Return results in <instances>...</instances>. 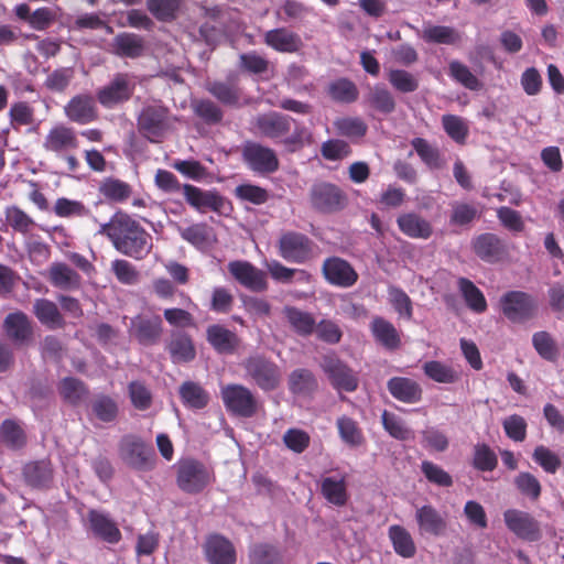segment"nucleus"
Masks as SVG:
<instances>
[{
	"instance_id": "052dcab7",
	"label": "nucleus",
	"mask_w": 564,
	"mask_h": 564,
	"mask_svg": "<svg viewBox=\"0 0 564 564\" xmlns=\"http://www.w3.org/2000/svg\"><path fill=\"white\" fill-rule=\"evenodd\" d=\"M442 126L447 135L458 144H465L469 133L466 121L456 115H444Z\"/></svg>"
},
{
	"instance_id": "a19ab883",
	"label": "nucleus",
	"mask_w": 564,
	"mask_h": 564,
	"mask_svg": "<svg viewBox=\"0 0 564 564\" xmlns=\"http://www.w3.org/2000/svg\"><path fill=\"white\" fill-rule=\"evenodd\" d=\"M327 94L336 102L351 104L358 99L359 90L352 80L341 77L329 83Z\"/></svg>"
},
{
	"instance_id": "6e6d98bb",
	"label": "nucleus",
	"mask_w": 564,
	"mask_h": 564,
	"mask_svg": "<svg viewBox=\"0 0 564 564\" xmlns=\"http://www.w3.org/2000/svg\"><path fill=\"white\" fill-rule=\"evenodd\" d=\"M52 468L48 462L39 460L24 467V477L33 487H43L52 480Z\"/></svg>"
},
{
	"instance_id": "2eb2a0df",
	"label": "nucleus",
	"mask_w": 564,
	"mask_h": 564,
	"mask_svg": "<svg viewBox=\"0 0 564 564\" xmlns=\"http://www.w3.org/2000/svg\"><path fill=\"white\" fill-rule=\"evenodd\" d=\"M322 274L330 285L348 289L355 285L359 274L347 260L340 257H328L322 264Z\"/></svg>"
},
{
	"instance_id": "58836bf2",
	"label": "nucleus",
	"mask_w": 564,
	"mask_h": 564,
	"mask_svg": "<svg viewBox=\"0 0 564 564\" xmlns=\"http://www.w3.org/2000/svg\"><path fill=\"white\" fill-rule=\"evenodd\" d=\"M283 313L293 330L300 336L307 337L314 333L316 322L311 313L294 306H285Z\"/></svg>"
},
{
	"instance_id": "72a5a7b5",
	"label": "nucleus",
	"mask_w": 564,
	"mask_h": 564,
	"mask_svg": "<svg viewBox=\"0 0 564 564\" xmlns=\"http://www.w3.org/2000/svg\"><path fill=\"white\" fill-rule=\"evenodd\" d=\"M167 350L174 364L189 362L196 357L193 339L186 333L173 334Z\"/></svg>"
},
{
	"instance_id": "e433bc0d",
	"label": "nucleus",
	"mask_w": 564,
	"mask_h": 564,
	"mask_svg": "<svg viewBox=\"0 0 564 564\" xmlns=\"http://www.w3.org/2000/svg\"><path fill=\"white\" fill-rule=\"evenodd\" d=\"M144 41L134 33L122 32L115 36L112 52L120 57L137 58L143 54Z\"/></svg>"
},
{
	"instance_id": "f03ea898",
	"label": "nucleus",
	"mask_w": 564,
	"mask_h": 564,
	"mask_svg": "<svg viewBox=\"0 0 564 564\" xmlns=\"http://www.w3.org/2000/svg\"><path fill=\"white\" fill-rule=\"evenodd\" d=\"M294 122L288 115L271 111L257 117L256 128L262 137L280 140L288 152L294 153L313 143V133L303 124H296L289 135Z\"/></svg>"
},
{
	"instance_id": "de8ad7c7",
	"label": "nucleus",
	"mask_w": 564,
	"mask_h": 564,
	"mask_svg": "<svg viewBox=\"0 0 564 564\" xmlns=\"http://www.w3.org/2000/svg\"><path fill=\"white\" fill-rule=\"evenodd\" d=\"M289 389L294 394H307L317 389V380L311 370L295 369L289 376Z\"/></svg>"
},
{
	"instance_id": "4c0bfd02",
	"label": "nucleus",
	"mask_w": 564,
	"mask_h": 564,
	"mask_svg": "<svg viewBox=\"0 0 564 564\" xmlns=\"http://www.w3.org/2000/svg\"><path fill=\"white\" fill-rule=\"evenodd\" d=\"M333 126L338 135L354 143L364 139L368 132V126L360 117H340L334 121Z\"/></svg>"
},
{
	"instance_id": "dca6fc26",
	"label": "nucleus",
	"mask_w": 564,
	"mask_h": 564,
	"mask_svg": "<svg viewBox=\"0 0 564 564\" xmlns=\"http://www.w3.org/2000/svg\"><path fill=\"white\" fill-rule=\"evenodd\" d=\"M78 147L79 140L74 128L62 123L52 127L43 140V149L56 156H64L77 150Z\"/></svg>"
},
{
	"instance_id": "13d9d810",
	"label": "nucleus",
	"mask_w": 564,
	"mask_h": 564,
	"mask_svg": "<svg viewBox=\"0 0 564 564\" xmlns=\"http://www.w3.org/2000/svg\"><path fill=\"white\" fill-rule=\"evenodd\" d=\"M194 113L207 124H217L223 120L221 108L210 99H197L192 104Z\"/></svg>"
},
{
	"instance_id": "1a4fd4ad",
	"label": "nucleus",
	"mask_w": 564,
	"mask_h": 564,
	"mask_svg": "<svg viewBox=\"0 0 564 564\" xmlns=\"http://www.w3.org/2000/svg\"><path fill=\"white\" fill-rule=\"evenodd\" d=\"M502 315L511 323L523 324L538 315V301L524 291H508L499 300Z\"/></svg>"
},
{
	"instance_id": "bb28decb",
	"label": "nucleus",
	"mask_w": 564,
	"mask_h": 564,
	"mask_svg": "<svg viewBox=\"0 0 564 564\" xmlns=\"http://www.w3.org/2000/svg\"><path fill=\"white\" fill-rule=\"evenodd\" d=\"M185 200L198 212L212 209L219 212L224 205V198L216 192L203 191L192 184L183 185Z\"/></svg>"
},
{
	"instance_id": "a18cd8bd",
	"label": "nucleus",
	"mask_w": 564,
	"mask_h": 564,
	"mask_svg": "<svg viewBox=\"0 0 564 564\" xmlns=\"http://www.w3.org/2000/svg\"><path fill=\"white\" fill-rule=\"evenodd\" d=\"M58 392L63 400L72 405H77L88 394L87 386L75 377H66L58 384Z\"/></svg>"
},
{
	"instance_id": "774afa93",
	"label": "nucleus",
	"mask_w": 564,
	"mask_h": 564,
	"mask_svg": "<svg viewBox=\"0 0 564 564\" xmlns=\"http://www.w3.org/2000/svg\"><path fill=\"white\" fill-rule=\"evenodd\" d=\"M368 101L372 108L382 112L391 113L395 109V101L392 94L382 86H375L368 95Z\"/></svg>"
},
{
	"instance_id": "4468645a",
	"label": "nucleus",
	"mask_w": 564,
	"mask_h": 564,
	"mask_svg": "<svg viewBox=\"0 0 564 564\" xmlns=\"http://www.w3.org/2000/svg\"><path fill=\"white\" fill-rule=\"evenodd\" d=\"M503 521L510 532L524 541L535 542L542 536L539 521L529 512L507 509Z\"/></svg>"
},
{
	"instance_id": "20e7f679",
	"label": "nucleus",
	"mask_w": 564,
	"mask_h": 564,
	"mask_svg": "<svg viewBox=\"0 0 564 564\" xmlns=\"http://www.w3.org/2000/svg\"><path fill=\"white\" fill-rule=\"evenodd\" d=\"M176 485L185 494L198 495L215 482L214 469L195 458H183L176 464Z\"/></svg>"
},
{
	"instance_id": "8fccbe9b",
	"label": "nucleus",
	"mask_w": 564,
	"mask_h": 564,
	"mask_svg": "<svg viewBox=\"0 0 564 564\" xmlns=\"http://www.w3.org/2000/svg\"><path fill=\"white\" fill-rule=\"evenodd\" d=\"M532 345L542 359L551 362L557 360L560 355L558 347L549 332L540 330L534 333L532 335Z\"/></svg>"
},
{
	"instance_id": "e2e57ef3",
	"label": "nucleus",
	"mask_w": 564,
	"mask_h": 564,
	"mask_svg": "<svg viewBox=\"0 0 564 564\" xmlns=\"http://www.w3.org/2000/svg\"><path fill=\"white\" fill-rule=\"evenodd\" d=\"M235 304V296L225 286H216L212 290L208 310L216 314H229Z\"/></svg>"
},
{
	"instance_id": "393cba45",
	"label": "nucleus",
	"mask_w": 564,
	"mask_h": 564,
	"mask_svg": "<svg viewBox=\"0 0 564 564\" xmlns=\"http://www.w3.org/2000/svg\"><path fill=\"white\" fill-rule=\"evenodd\" d=\"M204 551L209 564H236V549L231 541L221 534L209 535Z\"/></svg>"
},
{
	"instance_id": "338daca9",
	"label": "nucleus",
	"mask_w": 564,
	"mask_h": 564,
	"mask_svg": "<svg viewBox=\"0 0 564 564\" xmlns=\"http://www.w3.org/2000/svg\"><path fill=\"white\" fill-rule=\"evenodd\" d=\"M533 460L547 474H555L562 460L557 454L544 445H538L532 454Z\"/></svg>"
},
{
	"instance_id": "2f4dec72",
	"label": "nucleus",
	"mask_w": 564,
	"mask_h": 564,
	"mask_svg": "<svg viewBox=\"0 0 564 564\" xmlns=\"http://www.w3.org/2000/svg\"><path fill=\"white\" fill-rule=\"evenodd\" d=\"M47 279L53 286L64 291L78 290L82 285L80 274L64 262H53Z\"/></svg>"
},
{
	"instance_id": "680f3d73",
	"label": "nucleus",
	"mask_w": 564,
	"mask_h": 564,
	"mask_svg": "<svg viewBox=\"0 0 564 564\" xmlns=\"http://www.w3.org/2000/svg\"><path fill=\"white\" fill-rule=\"evenodd\" d=\"M473 466L479 471H492L498 466V457L489 445L477 443L474 446Z\"/></svg>"
},
{
	"instance_id": "0eeeda50",
	"label": "nucleus",
	"mask_w": 564,
	"mask_h": 564,
	"mask_svg": "<svg viewBox=\"0 0 564 564\" xmlns=\"http://www.w3.org/2000/svg\"><path fill=\"white\" fill-rule=\"evenodd\" d=\"M311 207L322 214H335L348 205L346 192L338 185L319 181L315 182L308 192Z\"/></svg>"
},
{
	"instance_id": "bf43d9fd",
	"label": "nucleus",
	"mask_w": 564,
	"mask_h": 564,
	"mask_svg": "<svg viewBox=\"0 0 564 564\" xmlns=\"http://www.w3.org/2000/svg\"><path fill=\"white\" fill-rule=\"evenodd\" d=\"M182 0H147V8L159 21H172L176 18Z\"/></svg>"
},
{
	"instance_id": "603ef678",
	"label": "nucleus",
	"mask_w": 564,
	"mask_h": 564,
	"mask_svg": "<svg viewBox=\"0 0 564 564\" xmlns=\"http://www.w3.org/2000/svg\"><path fill=\"white\" fill-rule=\"evenodd\" d=\"M4 217L7 224L12 228L13 231L24 236L35 227L34 219L15 205L8 206L4 209Z\"/></svg>"
},
{
	"instance_id": "473e14b6",
	"label": "nucleus",
	"mask_w": 564,
	"mask_h": 564,
	"mask_svg": "<svg viewBox=\"0 0 564 564\" xmlns=\"http://www.w3.org/2000/svg\"><path fill=\"white\" fill-rule=\"evenodd\" d=\"M415 519L421 533L438 536L446 530V521L442 514L431 505L419 508Z\"/></svg>"
},
{
	"instance_id": "9b49d317",
	"label": "nucleus",
	"mask_w": 564,
	"mask_h": 564,
	"mask_svg": "<svg viewBox=\"0 0 564 564\" xmlns=\"http://www.w3.org/2000/svg\"><path fill=\"white\" fill-rule=\"evenodd\" d=\"M119 455L129 467L139 471H149L155 466V453L152 445L135 435H124L121 438Z\"/></svg>"
},
{
	"instance_id": "c03bdc74",
	"label": "nucleus",
	"mask_w": 564,
	"mask_h": 564,
	"mask_svg": "<svg viewBox=\"0 0 564 564\" xmlns=\"http://www.w3.org/2000/svg\"><path fill=\"white\" fill-rule=\"evenodd\" d=\"M0 435L7 447L13 451L21 449L26 444V435L21 425L11 419L4 420L0 425Z\"/></svg>"
},
{
	"instance_id": "864d4df0",
	"label": "nucleus",
	"mask_w": 564,
	"mask_h": 564,
	"mask_svg": "<svg viewBox=\"0 0 564 564\" xmlns=\"http://www.w3.org/2000/svg\"><path fill=\"white\" fill-rule=\"evenodd\" d=\"M513 485L523 497L538 501L542 494V485L536 476L529 471H520L513 479Z\"/></svg>"
},
{
	"instance_id": "6e6552de",
	"label": "nucleus",
	"mask_w": 564,
	"mask_h": 564,
	"mask_svg": "<svg viewBox=\"0 0 564 564\" xmlns=\"http://www.w3.org/2000/svg\"><path fill=\"white\" fill-rule=\"evenodd\" d=\"M135 87L133 75L116 73L106 85L97 89L96 100L105 109H115L132 98Z\"/></svg>"
},
{
	"instance_id": "5701e85b",
	"label": "nucleus",
	"mask_w": 564,
	"mask_h": 564,
	"mask_svg": "<svg viewBox=\"0 0 564 564\" xmlns=\"http://www.w3.org/2000/svg\"><path fill=\"white\" fill-rule=\"evenodd\" d=\"M206 90L220 104L228 107H238L242 98V88L239 77L230 74L226 80H214L206 84Z\"/></svg>"
},
{
	"instance_id": "423d86ee",
	"label": "nucleus",
	"mask_w": 564,
	"mask_h": 564,
	"mask_svg": "<svg viewBox=\"0 0 564 564\" xmlns=\"http://www.w3.org/2000/svg\"><path fill=\"white\" fill-rule=\"evenodd\" d=\"M220 397L228 413L243 419L258 414L262 408L258 397L246 386L229 383L220 388Z\"/></svg>"
},
{
	"instance_id": "c9c22d12",
	"label": "nucleus",
	"mask_w": 564,
	"mask_h": 564,
	"mask_svg": "<svg viewBox=\"0 0 564 564\" xmlns=\"http://www.w3.org/2000/svg\"><path fill=\"white\" fill-rule=\"evenodd\" d=\"M183 405L192 410H202L209 403V393L195 381H184L178 388Z\"/></svg>"
},
{
	"instance_id": "49530a36",
	"label": "nucleus",
	"mask_w": 564,
	"mask_h": 564,
	"mask_svg": "<svg viewBox=\"0 0 564 564\" xmlns=\"http://www.w3.org/2000/svg\"><path fill=\"white\" fill-rule=\"evenodd\" d=\"M336 426L341 441L347 445L358 447L365 443L362 430L354 419L343 415L337 419Z\"/></svg>"
},
{
	"instance_id": "c756f323",
	"label": "nucleus",
	"mask_w": 564,
	"mask_h": 564,
	"mask_svg": "<svg viewBox=\"0 0 564 564\" xmlns=\"http://www.w3.org/2000/svg\"><path fill=\"white\" fill-rule=\"evenodd\" d=\"M7 336L17 345L28 343L33 335V328L28 315L21 311L10 313L3 321Z\"/></svg>"
},
{
	"instance_id": "f257e3e1",
	"label": "nucleus",
	"mask_w": 564,
	"mask_h": 564,
	"mask_svg": "<svg viewBox=\"0 0 564 564\" xmlns=\"http://www.w3.org/2000/svg\"><path fill=\"white\" fill-rule=\"evenodd\" d=\"M112 243L113 248L130 258L142 260L152 250V236L141 224L124 212H116L99 230Z\"/></svg>"
},
{
	"instance_id": "a211bd4d",
	"label": "nucleus",
	"mask_w": 564,
	"mask_h": 564,
	"mask_svg": "<svg viewBox=\"0 0 564 564\" xmlns=\"http://www.w3.org/2000/svg\"><path fill=\"white\" fill-rule=\"evenodd\" d=\"M228 271L240 285L250 291L262 292L268 289L265 273L248 261H231Z\"/></svg>"
},
{
	"instance_id": "37998d69",
	"label": "nucleus",
	"mask_w": 564,
	"mask_h": 564,
	"mask_svg": "<svg viewBox=\"0 0 564 564\" xmlns=\"http://www.w3.org/2000/svg\"><path fill=\"white\" fill-rule=\"evenodd\" d=\"M99 192L109 202L123 203L131 196L132 187L122 180L107 177L101 182Z\"/></svg>"
},
{
	"instance_id": "4be33fe9",
	"label": "nucleus",
	"mask_w": 564,
	"mask_h": 564,
	"mask_svg": "<svg viewBox=\"0 0 564 564\" xmlns=\"http://www.w3.org/2000/svg\"><path fill=\"white\" fill-rule=\"evenodd\" d=\"M65 116L75 123L88 124L98 119L95 98L89 94L72 97L64 107Z\"/></svg>"
},
{
	"instance_id": "b1692460",
	"label": "nucleus",
	"mask_w": 564,
	"mask_h": 564,
	"mask_svg": "<svg viewBox=\"0 0 564 564\" xmlns=\"http://www.w3.org/2000/svg\"><path fill=\"white\" fill-rule=\"evenodd\" d=\"M206 340L219 355H232L240 346L238 335L221 324L207 326Z\"/></svg>"
},
{
	"instance_id": "f704fd0d",
	"label": "nucleus",
	"mask_w": 564,
	"mask_h": 564,
	"mask_svg": "<svg viewBox=\"0 0 564 564\" xmlns=\"http://www.w3.org/2000/svg\"><path fill=\"white\" fill-rule=\"evenodd\" d=\"M33 313L39 322L50 329L63 328L65 326V319L53 301L36 299L33 304Z\"/></svg>"
},
{
	"instance_id": "aec40b11",
	"label": "nucleus",
	"mask_w": 564,
	"mask_h": 564,
	"mask_svg": "<svg viewBox=\"0 0 564 564\" xmlns=\"http://www.w3.org/2000/svg\"><path fill=\"white\" fill-rule=\"evenodd\" d=\"M369 330L376 344L383 349L397 351L402 347V333L389 319L373 316L369 323Z\"/></svg>"
},
{
	"instance_id": "f8f14e48",
	"label": "nucleus",
	"mask_w": 564,
	"mask_h": 564,
	"mask_svg": "<svg viewBox=\"0 0 564 564\" xmlns=\"http://www.w3.org/2000/svg\"><path fill=\"white\" fill-rule=\"evenodd\" d=\"M241 156L246 165L258 174L274 173L280 166L275 151L258 142H246L241 150Z\"/></svg>"
},
{
	"instance_id": "4d7b16f0",
	"label": "nucleus",
	"mask_w": 564,
	"mask_h": 564,
	"mask_svg": "<svg viewBox=\"0 0 564 564\" xmlns=\"http://www.w3.org/2000/svg\"><path fill=\"white\" fill-rule=\"evenodd\" d=\"M411 145L420 156L422 162L432 170H438L443 166L441 153L437 148L430 144V142L423 138H414L411 141Z\"/></svg>"
},
{
	"instance_id": "5fc2aeb1",
	"label": "nucleus",
	"mask_w": 564,
	"mask_h": 564,
	"mask_svg": "<svg viewBox=\"0 0 564 564\" xmlns=\"http://www.w3.org/2000/svg\"><path fill=\"white\" fill-rule=\"evenodd\" d=\"M250 564H282V555L276 546L269 543H256L249 550Z\"/></svg>"
},
{
	"instance_id": "a878e982",
	"label": "nucleus",
	"mask_w": 564,
	"mask_h": 564,
	"mask_svg": "<svg viewBox=\"0 0 564 564\" xmlns=\"http://www.w3.org/2000/svg\"><path fill=\"white\" fill-rule=\"evenodd\" d=\"M347 478L348 475L346 473L322 477L319 490L325 500L336 507L345 506L349 499Z\"/></svg>"
},
{
	"instance_id": "412c9836",
	"label": "nucleus",
	"mask_w": 564,
	"mask_h": 564,
	"mask_svg": "<svg viewBox=\"0 0 564 564\" xmlns=\"http://www.w3.org/2000/svg\"><path fill=\"white\" fill-rule=\"evenodd\" d=\"M87 520L89 530L97 539L109 544H117L121 541V531L108 513L90 509L87 512Z\"/></svg>"
},
{
	"instance_id": "39448f33",
	"label": "nucleus",
	"mask_w": 564,
	"mask_h": 564,
	"mask_svg": "<svg viewBox=\"0 0 564 564\" xmlns=\"http://www.w3.org/2000/svg\"><path fill=\"white\" fill-rule=\"evenodd\" d=\"M276 250L286 262L305 264L317 257L318 246L303 232L286 230L280 235Z\"/></svg>"
},
{
	"instance_id": "69168bd1",
	"label": "nucleus",
	"mask_w": 564,
	"mask_h": 564,
	"mask_svg": "<svg viewBox=\"0 0 564 564\" xmlns=\"http://www.w3.org/2000/svg\"><path fill=\"white\" fill-rule=\"evenodd\" d=\"M390 85L399 93L410 94L419 88L417 78L405 69H391L388 73Z\"/></svg>"
},
{
	"instance_id": "f3484780",
	"label": "nucleus",
	"mask_w": 564,
	"mask_h": 564,
	"mask_svg": "<svg viewBox=\"0 0 564 564\" xmlns=\"http://www.w3.org/2000/svg\"><path fill=\"white\" fill-rule=\"evenodd\" d=\"M475 254L485 262L497 263L509 257L507 243L497 235L485 232L471 242Z\"/></svg>"
},
{
	"instance_id": "6ab92c4d",
	"label": "nucleus",
	"mask_w": 564,
	"mask_h": 564,
	"mask_svg": "<svg viewBox=\"0 0 564 564\" xmlns=\"http://www.w3.org/2000/svg\"><path fill=\"white\" fill-rule=\"evenodd\" d=\"M130 335L143 346H153L163 333L162 319L159 315H137L131 319Z\"/></svg>"
},
{
	"instance_id": "ddd939ff",
	"label": "nucleus",
	"mask_w": 564,
	"mask_h": 564,
	"mask_svg": "<svg viewBox=\"0 0 564 564\" xmlns=\"http://www.w3.org/2000/svg\"><path fill=\"white\" fill-rule=\"evenodd\" d=\"M321 368L334 389L354 392L358 388V378L354 370L335 354L323 356Z\"/></svg>"
},
{
	"instance_id": "79ce46f5",
	"label": "nucleus",
	"mask_w": 564,
	"mask_h": 564,
	"mask_svg": "<svg viewBox=\"0 0 564 564\" xmlns=\"http://www.w3.org/2000/svg\"><path fill=\"white\" fill-rule=\"evenodd\" d=\"M458 289L466 305L476 313H484L487 310V301L484 293L474 282L467 278H459L457 281Z\"/></svg>"
},
{
	"instance_id": "3c124183",
	"label": "nucleus",
	"mask_w": 564,
	"mask_h": 564,
	"mask_svg": "<svg viewBox=\"0 0 564 564\" xmlns=\"http://www.w3.org/2000/svg\"><path fill=\"white\" fill-rule=\"evenodd\" d=\"M267 269L274 281L284 284L291 283L296 275H299V281H307L310 279L307 271L303 269L289 268L278 260L267 262Z\"/></svg>"
},
{
	"instance_id": "7ed1b4c3",
	"label": "nucleus",
	"mask_w": 564,
	"mask_h": 564,
	"mask_svg": "<svg viewBox=\"0 0 564 564\" xmlns=\"http://www.w3.org/2000/svg\"><path fill=\"white\" fill-rule=\"evenodd\" d=\"M176 117L161 101L145 105L138 118V131L150 142H159L173 127Z\"/></svg>"
},
{
	"instance_id": "7c9ffc66",
	"label": "nucleus",
	"mask_w": 564,
	"mask_h": 564,
	"mask_svg": "<svg viewBox=\"0 0 564 564\" xmlns=\"http://www.w3.org/2000/svg\"><path fill=\"white\" fill-rule=\"evenodd\" d=\"M263 41L269 47L280 53H296L303 46L301 36L286 28L265 32Z\"/></svg>"
},
{
	"instance_id": "c85d7f7f",
	"label": "nucleus",
	"mask_w": 564,
	"mask_h": 564,
	"mask_svg": "<svg viewBox=\"0 0 564 564\" xmlns=\"http://www.w3.org/2000/svg\"><path fill=\"white\" fill-rule=\"evenodd\" d=\"M399 230L412 239H429L433 235L432 224L414 212L403 213L398 216Z\"/></svg>"
},
{
	"instance_id": "9d476101",
	"label": "nucleus",
	"mask_w": 564,
	"mask_h": 564,
	"mask_svg": "<svg viewBox=\"0 0 564 564\" xmlns=\"http://www.w3.org/2000/svg\"><path fill=\"white\" fill-rule=\"evenodd\" d=\"M246 377L262 391L269 392L279 388L282 379L280 367L271 359L254 355L248 357L243 364Z\"/></svg>"
},
{
	"instance_id": "0e129e2a",
	"label": "nucleus",
	"mask_w": 564,
	"mask_h": 564,
	"mask_svg": "<svg viewBox=\"0 0 564 564\" xmlns=\"http://www.w3.org/2000/svg\"><path fill=\"white\" fill-rule=\"evenodd\" d=\"M389 301L398 315L406 321L413 317V303L411 297L399 286L388 289Z\"/></svg>"
},
{
	"instance_id": "09e8293b",
	"label": "nucleus",
	"mask_w": 564,
	"mask_h": 564,
	"mask_svg": "<svg viewBox=\"0 0 564 564\" xmlns=\"http://www.w3.org/2000/svg\"><path fill=\"white\" fill-rule=\"evenodd\" d=\"M421 37L426 43L452 45L460 40L458 32L446 25H427L423 29Z\"/></svg>"
},
{
	"instance_id": "cd10ccee",
	"label": "nucleus",
	"mask_w": 564,
	"mask_h": 564,
	"mask_svg": "<svg viewBox=\"0 0 564 564\" xmlns=\"http://www.w3.org/2000/svg\"><path fill=\"white\" fill-rule=\"evenodd\" d=\"M387 389L395 400L408 404L420 402L423 395L420 383L406 377H392L387 382Z\"/></svg>"
},
{
	"instance_id": "ea45409f",
	"label": "nucleus",
	"mask_w": 564,
	"mask_h": 564,
	"mask_svg": "<svg viewBox=\"0 0 564 564\" xmlns=\"http://www.w3.org/2000/svg\"><path fill=\"white\" fill-rule=\"evenodd\" d=\"M388 535L398 555L404 558H410L415 555V543L405 528L398 524L391 525Z\"/></svg>"
}]
</instances>
